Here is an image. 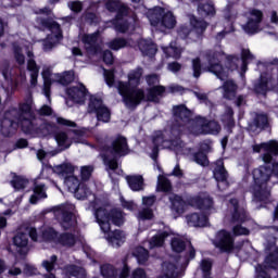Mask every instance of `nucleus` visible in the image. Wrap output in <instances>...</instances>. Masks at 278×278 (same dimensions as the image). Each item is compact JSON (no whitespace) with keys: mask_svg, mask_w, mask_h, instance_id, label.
<instances>
[{"mask_svg":"<svg viewBox=\"0 0 278 278\" xmlns=\"http://www.w3.org/2000/svg\"><path fill=\"white\" fill-rule=\"evenodd\" d=\"M55 215L60 220L61 227L64 229H75V227H77V218L75 217V204L65 203L58 206Z\"/></svg>","mask_w":278,"mask_h":278,"instance_id":"nucleus-12","label":"nucleus"},{"mask_svg":"<svg viewBox=\"0 0 278 278\" xmlns=\"http://www.w3.org/2000/svg\"><path fill=\"white\" fill-rule=\"evenodd\" d=\"M254 153H262V160L265 164H270L273 162V155H278V142L276 140H270L268 142H263L261 144L253 146Z\"/></svg>","mask_w":278,"mask_h":278,"instance_id":"nucleus-15","label":"nucleus"},{"mask_svg":"<svg viewBox=\"0 0 278 278\" xmlns=\"http://www.w3.org/2000/svg\"><path fill=\"white\" fill-rule=\"evenodd\" d=\"M56 81L58 84H61V86H68V84H73V81H75V73L73 71H68L63 74H58Z\"/></svg>","mask_w":278,"mask_h":278,"instance_id":"nucleus-42","label":"nucleus"},{"mask_svg":"<svg viewBox=\"0 0 278 278\" xmlns=\"http://www.w3.org/2000/svg\"><path fill=\"white\" fill-rule=\"evenodd\" d=\"M223 123L228 127V129H231L236 126V121H233V110L231 108L226 109V113L223 115L222 118Z\"/></svg>","mask_w":278,"mask_h":278,"instance_id":"nucleus-49","label":"nucleus"},{"mask_svg":"<svg viewBox=\"0 0 278 278\" xmlns=\"http://www.w3.org/2000/svg\"><path fill=\"white\" fill-rule=\"evenodd\" d=\"M191 67L193 71V77H195V79H199L203 71V67L201 66V59L199 58L193 59L191 61Z\"/></svg>","mask_w":278,"mask_h":278,"instance_id":"nucleus-55","label":"nucleus"},{"mask_svg":"<svg viewBox=\"0 0 278 278\" xmlns=\"http://www.w3.org/2000/svg\"><path fill=\"white\" fill-rule=\"evenodd\" d=\"M189 204L192 207L203 210L204 212H212V210H214V199H212V197H210V194L206 192H201L194 197H191L189 199Z\"/></svg>","mask_w":278,"mask_h":278,"instance_id":"nucleus-18","label":"nucleus"},{"mask_svg":"<svg viewBox=\"0 0 278 278\" xmlns=\"http://www.w3.org/2000/svg\"><path fill=\"white\" fill-rule=\"evenodd\" d=\"M193 162H195V164H199L200 166H207L210 164L207 155H205V153L203 152H198L193 154Z\"/></svg>","mask_w":278,"mask_h":278,"instance_id":"nucleus-58","label":"nucleus"},{"mask_svg":"<svg viewBox=\"0 0 278 278\" xmlns=\"http://www.w3.org/2000/svg\"><path fill=\"white\" fill-rule=\"evenodd\" d=\"M109 49L112 51H121V49H125L127 47H131V39L126 38H115L108 43Z\"/></svg>","mask_w":278,"mask_h":278,"instance_id":"nucleus-34","label":"nucleus"},{"mask_svg":"<svg viewBox=\"0 0 278 278\" xmlns=\"http://www.w3.org/2000/svg\"><path fill=\"white\" fill-rule=\"evenodd\" d=\"M11 176L12 180L10 181V184L16 192L25 190V188H27L29 184V180H27V178H25L24 176H18L15 173H11Z\"/></svg>","mask_w":278,"mask_h":278,"instance_id":"nucleus-32","label":"nucleus"},{"mask_svg":"<svg viewBox=\"0 0 278 278\" xmlns=\"http://www.w3.org/2000/svg\"><path fill=\"white\" fill-rule=\"evenodd\" d=\"M233 242L235 240L231 232L223 229L216 233L213 244L216 249H219L222 253H230V251H233Z\"/></svg>","mask_w":278,"mask_h":278,"instance_id":"nucleus-16","label":"nucleus"},{"mask_svg":"<svg viewBox=\"0 0 278 278\" xmlns=\"http://www.w3.org/2000/svg\"><path fill=\"white\" fill-rule=\"evenodd\" d=\"M224 92L223 97L224 99H227L228 101H231L236 99V92L238 90V85L233 80H226L222 86Z\"/></svg>","mask_w":278,"mask_h":278,"instance_id":"nucleus-30","label":"nucleus"},{"mask_svg":"<svg viewBox=\"0 0 278 278\" xmlns=\"http://www.w3.org/2000/svg\"><path fill=\"white\" fill-rule=\"evenodd\" d=\"M29 238L33 242H38V231L34 227H27L25 232H17L13 237V244L17 249H27L29 244Z\"/></svg>","mask_w":278,"mask_h":278,"instance_id":"nucleus-17","label":"nucleus"},{"mask_svg":"<svg viewBox=\"0 0 278 278\" xmlns=\"http://www.w3.org/2000/svg\"><path fill=\"white\" fill-rule=\"evenodd\" d=\"M56 243L62 244V247H75L77 243V237L73 233L65 232L58 236Z\"/></svg>","mask_w":278,"mask_h":278,"instance_id":"nucleus-37","label":"nucleus"},{"mask_svg":"<svg viewBox=\"0 0 278 278\" xmlns=\"http://www.w3.org/2000/svg\"><path fill=\"white\" fill-rule=\"evenodd\" d=\"M65 271L70 278H86V269L76 265L66 266Z\"/></svg>","mask_w":278,"mask_h":278,"instance_id":"nucleus-41","label":"nucleus"},{"mask_svg":"<svg viewBox=\"0 0 278 278\" xmlns=\"http://www.w3.org/2000/svg\"><path fill=\"white\" fill-rule=\"evenodd\" d=\"M126 181L134 192H140L144 190V178L141 175L126 176Z\"/></svg>","mask_w":278,"mask_h":278,"instance_id":"nucleus-29","label":"nucleus"},{"mask_svg":"<svg viewBox=\"0 0 278 278\" xmlns=\"http://www.w3.org/2000/svg\"><path fill=\"white\" fill-rule=\"evenodd\" d=\"M18 125L24 134L30 136H34V134L37 136H51L56 129L55 124L37 119L36 113L29 105L20 106L18 111L4 112L1 119V134L5 137L12 136L18 129Z\"/></svg>","mask_w":278,"mask_h":278,"instance_id":"nucleus-1","label":"nucleus"},{"mask_svg":"<svg viewBox=\"0 0 278 278\" xmlns=\"http://www.w3.org/2000/svg\"><path fill=\"white\" fill-rule=\"evenodd\" d=\"M55 140L59 147H64V149H68V147H71V141H68V136L66 135V132H59L55 136Z\"/></svg>","mask_w":278,"mask_h":278,"instance_id":"nucleus-57","label":"nucleus"},{"mask_svg":"<svg viewBox=\"0 0 278 278\" xmlns=\"http://www.w3.org/2000/svg\"><path fill=\"white\" fill-rule=\"evenodd\" d=\"M96 220L103 233H108L106 240L114 249H118L125 242V232L114 230L110 232V220L116 227H121L125 223V215L121 210L114 208L110 213L105 207H99L94 211Z\"/></svg>","mask_w":278,"mask_h":278,"instance_id":"nucleus-2","label":"nucleus"},{"mask_svg":"<svg viewBox=\"0 0 278 278\" xmlns=\"http://www.w3.org/2000/svg\"><path fill=\"white\" fill-rule=\"evenodd\" d=\"M254 124L258 129H264L268 125V115L266 114H257Z\"/></svg>","mask_w":278,"mask_h":278,"instance_id":"nucleus-59","label":"nucleus"},{"mask_svg":"<svg viewBox=\"0 0 278 278\" xmlns=\"http://www.w3.org/2000/svg\"><path fill=\"white\" fill-rule=\"evenodd\" d=\"M132 255L137 257L138 264H147L149 260V251L142 247L136 248Z\"/></svg>","mask_w":278,"mask_h":278,"instance_id":"nucleus-46","label":"nucleus"},{"mask_svg":"<svg viewBox=\"0 0 278 278\" xmlns=\"http://www.w3.org/2000/svg\"><path fill=\"white\" fill-rule=\"evenodd\" d=\"M166 238H168V232H166V231L160 232L159 235L154 236L150 240V249H153V247H162V244H164V240H166Z\"/></svg>","mask_w":278,"mask_h":278,"instance_id":"nucleus-51","label":"nucleus"},{"mask_svg":"<svg viewBox=\"0 0 278 278\" xmlns=\"http://www.w3.org/2000/svg\"><path fill=\"white\" fill-rule=\"evenodd\" d=\"M167 93L169 94H184L186 92V88H184L180 85L172 84L168 87H166Z\"/></svg>","mask_w":278,"mask_h":278,"instance_id":"nucleus-62","label":"nucleus"},{"mask_svg":"<svg viewBox=\"0 0 278 278\" xmlns=\"http://www.w3.org/2000/svg\"><path fill=\"white\" fill-rule=\"evenodd\" d=\"M66 94L70 101H73V103L81 104L85 103L89 92L84 84H79L78 87L73 86L67 88Z\"/></svg>","mask_w":278,"mask_h":278,"instance_id":"nucleus-21","label":"nucleus"},{"mask_svg":"<svg viewBox=\"0 0 278 278\" xmlns=\"http://www.w3.org/2000/svg\"><path fill=\"white\" fill-rule=\"evenodd\" d=\"M238 64H242V61L238 56L228 55L226 58V67L228 71L238 70Z\"/></svg>","mask_w":278,"mask_h":278,"instance_id":"nucleus-52","label":"nucleus"},{"mask_svg":"<svg viewBox=\"0 0 278 278\" xmlns=\"http://www.w3.org/2000/svg\"><path fill=\"white\" fill-rule=\"evenodd\" d=\"M152 142L154 144V148L152 150V160H156L157 157V151L160 147H162V142H164V137H162V134L157 135L156 137H153Z\"/></svg>","mask_w":278,"mask_h":278,"instance_id":"nucleus-54","label":"nucleus"},{"mask_svg":"<svg viewBox=\"0 0 278 278\" xmlns=\"http://www.w3.org/2000/svg\"><path fill=\"white\" fill-rule=\"evenodd\" d=\"M94 113L98 121H102V123H110L112 113H110V109H108V106H103V105L94 106Z\"/></svg>","mask_w":278,"mask_h":278,"instance_id":"nucleus-39","label":"nucleus"},{"mask_svg":"<svg viewBox=\"0 0 278 278\" xmlns=\"http://www.w3.org/2000/svg\"><path fill=\"white\" fill-rule=\"evenodd\" d=\"M81 184L83 182H79V178L76 176H70L65 178V186H67L70 192H73V194L75 193V191H77L79 185Z\"/></svg>","mask_w":278,"mask_h":278,"instance_id":"nucleus-50","label":"nucleus"},{"mask_svg":"<svg viewBox=\"0 0 278 278\" xmlns=\"http://www.w3.org/2000/svg\"><path fill=\"white\" fill-rule=\"evenodd\" d=\"M198 12L200 16H214L216 14V9L212 3H200L198 5Z\"/></svg>","mask_w":278,"mask_h":278,"instance_id":"nucleus-44","label":"nucleus"},{"mask_svg":"<svg viewBox=\"0 0 278 278\" xmlns=\"http://www.w3.org/2000/svg\"><path fill=\"white\" fill-rule=\"evenodd\" d=\"M168 200L172 204V210L176 212L177 214H184V210L186 207V202H184V199L177 194H169Z\"/></svg>","mask_w":278,"mask_h":278,"instance_id":"nucleus-35","label":"nucleus"},{"mask_svg":"<svg viewBox=\"0 0 278 278\" xmlns=\"http://www.w3.org/2000/svg\"><path fill=\"white\" fill-rule=\"evenodd\" d=\"M163 51L167 58H173L174 60H179V58H181V53H184V49L177 47L175 43L163 48Z\"/></svg>","mask_w":278,"mask_h":278,"instance_id":"nucleus-40","label":"nucleus"},{"mask_svg":"<svg viewBox=\"0 0 278 278\" xmlns=\"http://www.w3.org/2000/svg\"><path fill=\"white\" fill-rule=\"evenodd\" d=\"M155 203V195L143 197L142 204L146 207L141 208L138 213L139 220H151L153 218V210L150 207Z\"/></svg>","mask_w":278,"mask_h":278,"instance_id":"nucleus-24","label":"nucleus"},{"mask_svg":"<svg viewBox=\"0 0 278 278\" xmlns=\"http://www.w3.org/2000/svg\"><path fill=\"white\" fill-rule=\"evenodd\" d=\"M27 71L30 73V85L36 88L38 86V75L40 73V67H38V64L36 63V60L34 59V52L27 51Z\"/></svg>","mask_w":278,"mask_h":278,"instance_id":"nucleus-23","label":"nucleus"},{"mask_svg":"<svg viewBox=\"0 0 278 278\" xmlns=\"http://www.w3.org/2000/svg\"><path fill=\"white\" fill-rule=\"evenodd\" d=\"M33 192L29 198L31 205H36L41 199H47V187L42 182L35 181Z\"/></svg>","mask_w":278,"mask_h":278,"instance_id":"nucleus-25","label":"nucleus"},{"mask_svg":"<svg viewBox=\"0 0 278 278\" xmlns=\"http://www.w3.org/2000/svg\"><path fill=\"white\" fill-rule=\"evenodd\" d=\"M81 41L87 53L90 55H97V53L101 52V39H99V33L84 35Z\"/></svg>","mask_w":278,"mask_h":278,"instance_id":"nucleus-20","label":"nucleus"},{"mask_svg":"<svg viewBox=\"0 0 278 278\" xmlns=\"http://www.w3.org/2000/svg\"><path fill=\"white\" fill-rule=\"evenodd\" d=\"M118 92L121 96H123L125 101H128V103L140 105V103H144L147 101H150L151 103H160V99H163L167 92V89L162 85H157L149 88L148 93L144 94V90L142 89H131L129 84L119 83Z\"/></svg>","mask_w":278,"mask_h":278,"instance_id":"nucleus-5","label":"nucleus"},{"mask_svg":"<svg viewBox=\"0 0 278 278\" xmlns=\"http://www.w3.org/2000/svg\"><path fill=\"white\" fill-rule=\"evenodd\" d=\"M215 168L213 170L214 178L217 181V188L220 190H227L229 188V182L227 181V169H225V162L219 159L215 163Z\"/></svg>","mask_w":278,"mask_h":278,"instance_id":"nucleus-19","label":"nucleus"},{"mask_svg":"<svg viewBox=\"0 0 278 278\" xmlns=\"http://www.w3.org/2000/svg\"><path fill=\"white\" fill-rule=\"evenodd\" d=\"M170 244L173 251H175L176 253H181V251L186 249V242H184V240L179 238H174Z\"/></svg>","mask_w":278,"mask_h":278,"instance_id":"nucleus-60","label":"nucleus"},{"mask_svg":"<svg viewBox=\"0 0 278 278\" xmlns=\"http://www.w3.org/2000/svg\"><path fill=\"white\" fill-rule=\"evenodd\" d=\"M253 185L250 188L253 203H270L273 195L271 188L268 187L273 177V169L266 166H260L252 172Z\"/></svg>","mask_w":278,"mask_h":278,"instance_id":"nucleus-6","label":"nucleus"},{"mask_svg":"<svg viewBox=\"0 0 278 278\" xmlns=\"http://www.w3.org/2000/svg\"><path fill=\"white\" fill-rule=\"evenodd\" d=\"M54 173L66 179L68 177H73V173H75V166H73L71 163H63L61 165L54 166Z\"/></svg>","mask_w":278,"mask_h":278,"instance_id":"nucleus-33","label":"nucleus"},{"mask_svg":"<svg viewBox=\"0 0 278 278\" xmlns=\"http://www.w3.org/2000/svg\"><path fill=\"white\" fill-rule=\"evenodd\" d=\"M262 229H266L264 232V239L266 240L265 247L267 251H271L268 256L265 258V264L269 268H274L275 270L278 269V248L275 247L277 242V233L278 227L277 226H264Z\"/></svg>","mask_w":278,"mask_h":278,"instance_id":"nucleus-9","label":"nucleus"},{"mask_svg":"<svg viewBox=\"0 0 278 278\" xmlns=\"http://www.w3.org/2000/svg\"><path fill=\"white\" fill-rule=\"evenodd\" d=\"M58 263V256L52 255L49 260H45L41 263L42 268L47 270V273H50L45 276V278H55V275L51 274L53 270H55V264Z\"/></svg>","mask_w":278,"mask_h":278,"instance_id":"nucleus-38","label":"nucleus"},{"mask_svg":"<svg viewBox=\"0 0 278 278\" xmlns=\"http://www.w3.org/2000/svg\"><path fill=\"white\" fill-rule=\"evenodd\" d=\"M190 23L193 27L192 30L187 25H182L178 28V36L182 40H186V38L192 36V34H195L197 38H201L205 29H207V22H205L204 20H197V17H192L190 20Z\"/></svg>","mask_w":278,"mask_h":278,"instance_id":"nucleus-14","label":"nucleus"},{"mask_svg":"<svg viewBox=\"0 0 278 278\" xmlns=\"http://www.w3.org/2000/svg\"><path fill=\"white\" fill-rule=\"evenodd\" d=\"M13 55L20 66L25 64V54H23V47L18 43H13Z\"/></svg>","mask_w":278,"mask_h":278,"instance_id":"nucleus-48","label":"nucleus"},{"mask_svg":"<svg viewBox=\"0 0 278 278\" xmlns=\"http://www.w3.org/2000/svg\"><path fill=\"white\" fill-rule=\"evenodd\" d=\"M58 231L55 229L48 227L43 228L41 231V236L37 235V242H58Z\"/></svg>","mask_w":278,"mask_h":278,"instance_id":"nucleus-31","label":"nucleus"},{"mask_svg":"<svg viewBox=\"0 0 278 278\" xmlns=\"http://www.w3.org/2000/svg\"><path fill=\"white\" fill-rule=\"evenodd\" d=\"M37 25L41 27V29H49L55 38V40H62V28H60V24L51 18H42L37 17Z\"/></svg>","mask_w":278,"mask_h":278,"instance_id":"nucleus-22","label":"nucleus"},{"mask_svg":"<svg viewBox=\"0 0 278 278\" xmlns=\"http://www.w3.org/2000/svg\"><path fill=\"white\" fill-rule=\"evenodd\" d=\"M179 277V271L177 266L173 263L164 262L162 264V269L159 278H177Z\"/></svg>","mask_w":278,"mask_h":278,"instance_id":"nucleus-26","label":"nucleus"},{"mask_svg":"<svg viewBox=\"0 0 278 278\" xmlns=\"http://www.w3.org/2000/svg\"><path fill=\"white\" fill-rule=\"evenodd\" d=\"M139 49L143 55L149 58H153L157 53V46L147 39L139 40Z\"/></svg>","mask_w":278,"mask_h":278,"instance_id":"nucleus-28","label":"nucleus"},{"mask_svg":"<svg viewBox=\"0 0 278 278\" xmlns=\"http://www.w3.org/2000/svg\"><path fill=\"white\" fill-rule=\"evenodd\" d=\"M223 55H225L223 51H216V50L206 51L205 52L206 64L202 68L204 73H212L213 75H216L217 79H220V81H225L227 77H229V74L227 73V71H225V67H223V64H220V60Z\"/></svg>","mask_w":278,"mask_h":278,"instance_id":"nucleus-8","label":"nucleus"},{"mask_svg":"<svg viewBox=\"0 0 278 278\" xmlns=\"http://www.w3.org/2000/svg\"><path fill=\"white\" fill-rule=\"evenodd\" d=\"M110 138L108 136H100L97 138V149L101 151V157L105 166L111 170H116L118 168V162L116 159H110V155L114 157H123L128 155L129 146L127 144V139L123 136H117L111 141V146H108Z\"/></svg>","mask_w":278,"mask_h":278,"instance_id":"nucleus-4","label":"nucleus"},{"mask_svg":"<svg viewBox=\"0 0 278 278\" xmlns=\"http://www.w3.org/2000/svg\"><path fill=\"white\" fill-rule=\"evenodd\" d=\"M255 60V55L251 53V50L243 49L241 52V71L242 73H247V66H249L250 62H253Z\"/></svg>","mask_w":278,"mask_h":278,"instance_id":"nucleus-43","label":"nucleus"},{"mask_svg":"<svg viewBox=\"0 0 278 278\" xmlns=\"http://www.w3.org/2000/svg\"><path fill=\"white\" fill-rule=\"evenodd\" d=\"M140 77H142V68L141 67H137L136 70L131 71L128 74L129 81L139 83L140 81Z\"/></svg>","mask_w":278,"mask_h":278,"instance_id":"nucleus-64","label":"nucleus"},{"mask_svg":"<svg viewBox=\"0 0 278 278\" xmlns=\"http://www.w3.org/2000/svg\"><path fill=\"white\" fill-rule=\"evenodd\" d=\"M43 79V94L48 99H51V71L49 68L43 70L41 73Z\"/></svg>","mask_w":278,"mask_h":278,"instance_id":"nucleus-36","label":"nucleus"},{"mask_svg":"<svg viewBox=\"0 0 278 278\" xmlns=\"http://www.w3.org/2000/svg\"><path fill=\"white\" fill-rule=\"evenodd\" d=\"M100 273L102 277L104 278H114L116 277V269H114V266L110 264L102 265L100 267Z\"/></svg>","mask_w":278,"mask_h":278,"instance_id":"nucleus-53","label":"nucleus"},{"mask_svg":"<svg viewBox=\"0 0 278 278\" xmlns=\"http://www.w3.org/2000/svg\"><path fill=\"white\" fill-rule=\"evenodd\" d=\"M229 203L233 210V214L231 216V224L233 225V236H249V229L242 226V223L247 220V211L244 210V207H240L238 205L237 199H230Z\"/></svg>","mask_w":278,"mask_h":278,"instance_id":"nucleus-10","label":"nucleus"},{"mask_svg":"<svg viewBox=\"0 0 278 278\" xmlns=\"http://www.w3.org/2000/svg\"><path fill=\"white\" fill-rule=\"evenodd\" d=\"M247 15L248 22L241 26L243 31H245V34H249L250 36L260 34V31H262L260 25H262L264 13L257 9H251L247 13Z\"/></svg>","mask_w":278,"mask_h":278,"instance_id":"nucleus-13","label":"nucleus"},{"mask_svg":"<svg viewBox=\"0 0 278 278\" xmlns=\"http://www.w3.org/2000/svg\"><path fill=\"white\" fill-rule=\"evenodd\" d=\"M92 170H94V167L90 165L83 166L80 168V176L83 181H88L92 175Z\"/></svg>","mask_w":278,"mask_h":278,"instance_id":"nucleus-63","label":"nucleus"},{"mask_svg":"<svg viewBox=\"0 0 278 278\" xmlns=\"http://www.w3.org/2000/svg\"><path fill=\"white\" fill-rule=\"evenodd\" d=\"M150 23L154 27H164L165 29H175L177 26V17L170 11H166L160 7L153 9L150 16Z\"/></svg>","mask_w":278,"mask_h":278,"instance_id":"nucleus-11","label":"nucleus"},{"mask_svg":"<svg viewBox=\"0 0 278 278\" xmlns=\"http://www.w3.org/2000/svg\"><path fill=\"white\" fill-rule=\"evenodd\" d=\"M106 10L109 12H117L115 29L119 34H125L126 31H134L136 29V22L138 17L136 13L131 12L127 5L118 0H108L105 3Z\"/></svg>","mask_w":278,"mask_h":278,"instance_id":"nucleus-7","label":"nucleus"},{"mask_svg":"<svg viewBox=\"0 0 278 278\" xmlns=\"http://www.w3.org/2000/svg\"><path fill=\"white\" fill-rule=\"evenodd\" d=\"M74 195L76 199H88V197L92 195V191L86 184H80L76 191H74Z\"/></svg>","mask_w":278,"mask_h":278,"instance_id":"nucleus-47","label":"nucleus"},{"mask_svg":"<svg viewBox=\"0 0 278 278\" xmlns=\"http://www.w3.org/2000/svg\"><path fill=\"white\" fill-rule=\"evenodd\" d=\"M186 220L189 227H205L207 225V216L198 213L187 215Z\"/></svg>","mask_w":278,"mask_h":278,"instance_id":"nucleus-27","label":"nucleus"},{"mask_svg":"<svg viewBox=\"0 0 278 278\" xmlns=\"http://www.w3.org/2000/svg\"><path fill=\"white\" fill-rule=\"evenodd\" d=\"M174 117L178 125L184 126L188 123L192 134L199 136L201 134H219L220 125L216 121H207L205 117H192V111L186 105H177L173 109Z\"/></svg>","mask_w":278,"mask_h":278,"instance_id":"nucleus-3","label":"nucleus"},{"mask_svg":"<svg viewBox=\"0 0 278 278\" xmlns=\"http://www.w3.org/2000/svg\"><path fill=\"white\" fill-rule=\"evenodd\" d=\"M201 270L203 273V278H212V262L207 260H203L201 262Z\"/></svg>","mask_w":278,"mask_h":278,"instance_id":"nucleus-56","label":"nucleus"},{"mask_svg":"<svg viewBox=\"0 0 278 278\" xmlns=\"http://www.w3.org/2000/svg\"><path fill=\"white\" fill-rule=\"evenodd\" d=\"M254 90L256 94H266V90H268V83L264 79H261L255 84Z\"/></svg>","mask_w":278,"mask_h":278,"instance_id":"nucleus-61","label":"nucleus"},{"mask_svg":"<svg viewBox=\"0 0 278 278\" xmlns=\"http://www.w3.org/2000/svg\"><path fill=\"white\" fill-rule=\"evenodd\" d=\"M156 190L159 192H170V190H173V185L170 184V180H168V178L161 175L157 178Z\"/></svg>","mask_w":278,"mask_h":278,"instance_id":"nucleus-45","label":"nucleus"}]
</instances>
